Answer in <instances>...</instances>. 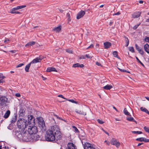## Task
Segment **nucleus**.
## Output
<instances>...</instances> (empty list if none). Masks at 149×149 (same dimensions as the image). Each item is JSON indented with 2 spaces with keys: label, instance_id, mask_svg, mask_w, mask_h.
<instances>
[{
  "label": "nucleus",
  "instance_id": "obj_1",
  "mask_svg": "<svg viewBox=\"0 0 149 149\" xmlns=\"http://www.w3.org/2000/svg\"><path fill=\"white\" fill-rule=\"evenodd\" d=\"M62 137L61 132L60 131L59 127L54 125L51 127V128L46 132L45 135V140L47 141L53 142L61 139Z\"/></svg>",
  "mask_w": 149,
  "mask_h": 149
},
{
  "label": "nucleus",
  "instance_id": "obj_2",
  "mask_svg": "<svg viewBox=\"0 0 149 149\" xmlns=\"http://www.w3.org/2000/svg\"><path fill=\"white\" fill-rule=\"evenodd\" d=\"M15 137L20 141H31V135L28 132L25 131L24 132L15 131Z\"/></svg>",
  "mask_w": 149,
  "mask_h": 149
},
{
  "label": "nucleus",
  "instance_id": "obj_3",
  "mask_svg": "<svg viewBox=\"0 0 149 149\" xmlns=\"http://www.w3.org/2000/svg\"><path fill=\"white\" fill-rule=\"evenodd\" d=\"M17 124L18 128L21 131H24L25 130H27L28 125L26 120L24 119H19L17 122Z\"/></svg>",
  "mask_w": 149,
  "mask_h": 149
},
{
  "label": "nucleus",
  "instance_id": "obj_4",
  "mask_svg": "<svg viewBox=\"0 0 149 149\" xmlns=\"http://www.w3.org/2000/svg\"><path fill=\"white\" fill-rule=\"evenodd\" d=\"M8 98L5 96L0 97V107L1 109H4L7 106L6 104L8 102Z\"/></svg>",
  "mask_w": 149,
  "mask_h": 149
},
{
  "label": "nucleus",
  "instance_id": "obj_5",
  "mask_svg": "<svg viewBox=\"0 0 149 149\" xmlns=\"http://www.w3.org/2000/svg\"><path fill=\"white\" fill-rule=\"evenodd\" d=\"M28 127V132L30 135L36 133L38 132L36 126L33 125L31 126V125L29 124Z\"/></svg>",
  "mask_w": 149,
  "mask_h": 149
},
{
  "label": "nucleus",
  "instance_id": "obj_6",
  "mask_svg": "<svg viewBox=\"0 0 149 149\" xmlns=\"http://www.w3.org/2000/svg\"><path fill=\"white\" fill-rule=\"evenodd\" d=\"M38 120L39 127L42 130H45L46 129V126L43 118H39L38 119Z\"/></svg>",
  "mask_w": 149,
  "mask_h": 149
},
{
  "label": "nucleus",
  "instance_id": "obj_7",
  "mask_svg": "<svg viewBox=\"0 0 149 149\" xmlns=\"http://www.w3.org/2000/svg\"><path fill=\"white\" fill-rule=\"evenodd\" d=\"M29 124L30 125H34L35 123V120L32 115H29L27 116Z\"/></svg>",
  "mask_w": 149,
  "mask_h": 149
},
{
  "label": "nucleus",
  "instance_id": "obj_8",
  "mask_svg": "<svg viewBox=\"0 0 149 149\" xmlns=\"http://www.w3.org/2000/svg\"><path fill=\"white\" fill-rule=\"evenodd\" d=\"M84 149H95L93 145L88 143H84Z\"/></svg>",
  "mask_w": 149,
  "mask_h": 149
},
{
  "label": "nucleus",
  "instance_id": "obj_9",
  "mask_svg": "<svg viewBox=\"0 0 149 149\" xmlns=\"http://www.w3.org/2000/svg\"><path fill=\"white\" fill-rule=\"evenodd\" d=\"M40 136L36 133L31 134V141H36L38 140Z\"/></svg>",
  "mask_w": 149,
  "mask_h": 149
},
{
  "label": "nucleus",
  "instance_id": "obj_10",
  "mask_svg": "<svg viewBox=\"0 0 149 149\" xmlns=\"http://www.w3.org/2000/svg\"><path fill=\"white\" fill-rule=\"evenodd\" d=\"M111 142L112 145L115 146L117 148L119 147L120 145V143L114 138H112L111 139Z\"/></svg>",
  "mask_w": 149,
  "mask_h": 149
},
{
  "label": "nucleus",
  "instance_id": "obj_11",
  "mask_svg": "<svg viewBox=\"0 0 149 149\" xmlns=\"http://www.w3.org/2000/svg\"><path fill=\"white\" fill-rule=\"evenodd\" d=\"M43 58L41 56H40L36 58L33 59L31 62L30 63H36L40 62L41 60L43 59Z\"/></svg>",
  "mask_w": 149,
  "mask_h": 149
},
{
  "label": "nucleus",
  "instance_id": "obj_12",
  "mask_svg": "<svg viewBox=\"0 0 149 149\" xmlns=\"http://www.w3.org/2000/svg\"><path fill=\"white\" fill-rule=\"evenodd\" d=\"M85 14V12L84 11L81 10L79 12L77 15V18L79 19L83 17Z\"/></svg>",
  "mask_w": 149,
  "mask_h": 149
},
{
  "label": "nucleus",
  "instance_id": "obj_13",
  "mask_svg": "<svg viewBox=\"0 0 149 149\" xmlns=\"http://www.w3.org/2000/svg\"><path fill=\"white\" fill-rule=\"evenodd\" d=\"M135 45L136 49L138 51L139 53L141 55H143L144 54L143 50L137 44H135Z\"/></svg>",
  "mask_w": 149,
  "mask_h": 149
},
{
  "label": "nucleus",
  "instance_id": "obj_14",
  "mask_svg": "<svg viewBox=\"0 0 149 149\" xmlns=\"http://www.w3.org/2000/svg\"><path fill=\"white\" fill-rule=\"evenodd\" d=\"M68 149H76V146L72 143H68Z\"/></svg>",
  "mask_w": 149,
  "mask_h": 149
},
{
  "label": "nucleus",
  "instance_id": "obj_15",
  "mask_svg": "<svg viewBox=\"0 0 149 149\" xmlns=\"http://www.w3.org/2000/svg\"><path fill=\"white\" fill-rule=\"evenodd\" d=\"M141 14V13L140 12H136L134 13L132 15V17L133 18H137L139 17Z\"/></svg>",
  "mask_w": 149,
  "mask_h": 149
},
{
  "label": "nucleus",
  "instance_id": "obj_16",
  "mask_svg": "<svg viewBox=\"0 0 149 149\" xmlns=\"http://www.w3.org/2000/svg\"><path fill=\"white\" fill-rule=\"evenodd\" d=\"M104 45L105 49H108L111 46V43L108 42H106L104 43Z\"/></svg>",
  "mask_w": 149,
  "mask_h": 149
},
{
  "label": "nucleus",
  "instance_id": "obj_17",
  "mask_svg": "<svg viewBox=\"0 0 149 149\" xmlns=\"http://www.w3.org/2000/svg\"><path fill=\"white\" fill-rule=\"evenodd\" d=\"M144 48L145 51L148 53L149 54V45L146 44L144 45Z\"/></svg>",
  "mask_w": 149,
  "mask_h": 149
},
{
  "label": "nucleus",
  "instance_id": "obj_18",
  "mask_svg": "<svg viewBox=\"0 0 149 149\" xmlns=\"http://www.w3.org/2000/svg\"><path fill=\"white\" fill-rule=\"evenodd\" d=\"M46 71L47 72H50L51 71L57 72V70L54 67H48L47 68Z\"/></svg>",
  "mask_w": 149,
  "mask_h": 149
},
{
  "label": "nucleus",
  "instance_id": "obj_19",
  "mask_svg": "<svg viewBox=\"0 0 149 149\" xmlns=\"http://www.w3.org/2000/svg\"><path fill=\"white\" fill-rule=\"evenodd\" d=\"M72 67L74 68L76 67H80L83 68L84 67V65L82 64H80L79 63H76L74 64L73 65Z\"/></svg>",
  "mask_w": 149,
  "mask_h": 149
},
{
  "label": "nucleus",
  "instance_id": "obj_20",
  "mask_svg": "<svg viewBox=\"0 0 149 149\" xmlns=\"http://www.w3.org/2000/svg\"><path fill=\"white\" fill-rule=\"evenodd\" d=\"M112 86L111 85L107 84L106 86L103 87V88L104 89L108 90H110L112 88Z\"/></svg>",
  "mask_w": 149,
  "mask_h": 149
},
{
  "label": "nucleus",
  "instance_id": "obj_21",
  "mask_svg": "<svg viewBox=\"0 0 149 149\" xmlns=\"http://www.w3.org/2000/svg\"><path fill=\"white\" fill-rule=\"evenodd\" d=\"M36 42L34 41H31L29 42L26 44L25 46L26 47H29V46H32L35 44Z\"/></svg>",
  "mask_w": 149,
  "mask_h": 149
},
{
  "label": "nucleus",
  "instance_id": "obj_22",
  "mask_svg": "<svg viewBox=\"0 0 149 149\" xmlns=\"http://www.w3.org/2000/svg\"><path fill=\"white\" fill-rule=\"evenodd\" d=\"M140 109L141 111L145 112L146 113L149 115V112L148 111V110L145 108L141 107L140 108Z\"/></svg>",
  "mask_w": 149,
  "mask_h": 149
},
{
  "label": "nucleus",
  "instance_id": "obj_23",
  "mask_svg": "<svg viewBox=\"0 0 149 149\" xmlns=\"http://www.w3.org/2000/svg\"><path fill=\"white\" fill-rule=\"evenodd\" d=\"M75 112L79 114L85 115L86 114V113L85 112H84L83 111L81 110H76L75 111Z\"/></svg>",
  "mask_w": 149,
  "mask_h": 149
},
{
  "label": "nucleus",
  "instance_id": "obj_24",
  "mask_svg": "<svg viewBox=\"0 0 149 149\" xmlns=\"http://www.w3.org/2000/svg\"><path fill=\"white\" fill-rule=\"evenodd\" d=\"M10 114V111L9 110L7 111L4 115V117L5 118H7L9 117Z\"/></svg>",
  "mask_w": 149,
  "mask_h": 149
},
{
  "label": "nucleus",
  "instance_id": "obj_25",
  "mask_svg": "<svg viewBox=\"0 0 149 149\" xmlns=\"http://www.w3.org/2000/svg\"><path fill=\"white\" fill-rule=\"evenodd\" d=\"M126 119L127 120L131 121H133V122H135L136 123V121L133 118L130 116L127 117L126 118Z\"/></svg>",
  "mask_w": 149,
  "mask_h": 149
},
{
  "label": "nucleus",
  "instance_id": "obj_26",
  "mask_svg": "<svg viewBox=\"0 0 149 149\" xmlns=\"http://www.w3.org/2000/svg\"><path fill=\"white\" fill-rule=\"evenodd\" d=\"M31 64V63H30L29 64H27L26 66L25 70L26 72H29V69L30 66Z\"/></svg>",
  "mask_w": 149,
  "mask_h": 149
},
{
  "label": "nucleus",
  "instance_id": "obj_27",
  "mask_svg": "<svg viewBox=\"0 0 149 149\" xmlns=\"http://www.w3.org/2000/svg\"><path fill=\"white\" fill-rule=\"evenodd\" d=\"M17 116L16 115L14 116L13 117L11 121V123H14L16 121L17 119Z\"/></svg>",
  "mask_w": 149,
  "mask_h": 149
},
{
  "label": "nucleus",
  "instance_id": "obj_28",
  "mask_svg": "<svg viewBox=\"0 0 149 149\" xmlns=\"http://www.w3.org/2000/svg\"><path fill=\"white\" fill-rule=\"evenodd\" d=\"M60 26H58L53 29V30L57 32H59L61 30Z\"/></svg>",
  "mask_w": 149,
  "mask_h": 149
},
{
  "label": "nucleus",
  "instance_id": "obj_29",
  "mask_svg": "<svg viewBox=\"0 0 149 149\" xmlns=\"http://www.w3.org/2000/svg\"><path fill=\"white\" fill-rule=\"evenodd\" d=\"M123 112L126 115L131 116L130 113L128 111L126 108L124 109Z\"/></svg>",
  "mask_w": 149,
  "mask_h": 149
},
{
  "label": "nucleus",
  "instance_id": "obj_30",
  "mask_svg": "<svg viewBox=\"0 0 149 149\" xmlns=\"http://www.w3.org/2000/svg\"><path fill=\"white\" fill-rule=\"evenodd\" d=\"M113 54L114 56L115 57H117L118 58H120L119 57H118V52L117 51H115L113 52Z\"/></svg>",
  "mask_w": 149,
  "mask_h": 149
},
{
  "label": "nucleus",
  "instance_id": "obj_31",
  "mask_svg": "<svg viewBox=\"0 0 149 149\" xmlns=\"http://www.w3.org/2000/svg\"><path fill=\"white\" fill-rule=\"evenodd\" d=\"M125 42L126 43V45L125 46L126 47H127L129 45V41L128 38H127L125 37Z\"/></svg>",
  "mask_w": 149,
  "mask_h": 149
},
{
  "label": "nucleus",
  "instance_id": "obj_32",
  "mask_svg": "<svg viewBox=\"0 0 149 149\" xmlns=\"http://www.w3.org/2000/svg\"><path fill=\"white\" fill-rule=\"evenodd\" d=\"M26 6L24 5V6H17L16 7H15L16 9V10H18L19 9H21L22 8H25L26 7Z\"/></svg>",
  "mask_w": 149,
  "mask_h": 149
},
{
  "label": "nucleus",
  "instance_id": "obj_33",
  "mask_svg": "<svg viewBox=\"0 0 149 149\" xmlns=\"http://www.w3.org/2000/svg\"><path fill=\"white\" fill-rule=\"evenodd\" d=\"M70 13H67L66 15L67 17L68 18V22H70L71 21V19H70Z\"/></svg>",
  "mask_w": 149,
  "mask_h": 149
},
{
  "label": "nucleus",
  "instance_id": "obj_34",
  "mask_svg": "<svg viewBox=\"0 0 149 149\" xmlns=\"http://www.w3.org/2000/svg\"><path fill=\"white\" fill-rule=\"evenodd\" d=\"M131 132L133 134H141L142 133L141 132L139 131H132Z\"/></svg>",
  "mask_w": 149,
  "mask_h": 149
},
{
  "label": "nucleus",
  "instance_id": "obj_35",
  "mask_svg": "<svg viewBox=\"0 0 149 149\" xmlns=\"http://www.w3.org/2000/svg\"><path fill=\"white\" fill-rule=\"evenodd\" d=\"M15 10H16L15 8H14L10 10V13L13 14L15 13Z\"/></svg>",
  "mask_w": 149,
  "mask_h": 149
},
{
  "label": "nucleus",
  "instance_id": "obj_36",
  "mask_svg": "<svg viewBox=\"0 0 149 149\" xmlns=\"http://www.w3.org/2000/svg\"><path fill=\"white\" fill-rule=\"evenodd\" d=\"M143 129L146 132L149 133V127L145 126L144 127Z\"/></svg>",
  "mask_w": 149,
  "mask_h": 149
},
{
  "label": "nucleus",
  "instance_id": "obj_37",
  "mask_svg": "<svg viewBox=\"0 0 149 149\" xmlns=\"http://www.w3.org/2000/svg\"><path fill=\"white\" fill-rule=\"evenodd\" d=\"M129 49L130 50V51H131L132 53H134V48L133 47H129Z\"/></svg>",
  "mask_w": 149,
  "mask_h": 149
},
{
  "label": "nucleus",
  "instance_id": "obj_38",
  "mask_svg": "<svg viewBox=\"0 0 149 149\" xmlns=\"http://www.w3.org/2000/svg\"><path fill=\"white\" fill-rule=\"evenodd\" d=\"M72 127L74 129L75 132L76 133H78L79 132V130L77 128L74 126H72Z\"/></svg>",
  "mask_w": 149,
  "mask_h": 149
},
{
  "label": "nucleus",
  "instance_id": "obj_39",
  "mask_svg": "<svg viewBox=\"0 0 149 149\" xmlns=\"http://www.w3.org/2000/svg\"><path fill=\"white\" fill-rule=\"evenodd\" d=\"M136 59L138 61V62L140 63V64L143 67H144V65L143 64L141 61L137 57H136Z\"/></svg>",
  "mask_w": 149,
  "mask_h": 149
},
{
  "label": "nucleus",
  "instance_id": "obj_40",
  "mask_svg": "<svg viewBox=\"0 0 149 149\" xmlns=\"http://www.w3.org/2000/svg\"><path fill=\"white\" fill-rule=\"evenodd\" d=\"M67 100L74 103L77 104L78 102L73 100L66 99Z\"/></svg>",
  "mask_w": 149,
  "mask_h": 149
},
{
  "label": "nucleus",
  "instance_id": "obj_41",
  "mask_svg": "<svg viewBox=\"0 0 149 149\" xmlns=\"http://www.w3.org/2000/svg\"><path fill=\"white\" fill-rule=\"evenodd\" d=\"M144 138H143V137H141V138H137L136 139V140L138 141H140L142 142V141H143Z\"/></svg>",
  "mask_w": 149,
  "mask_h": 149
},
{
  "label": "nucleus",
  "instance_id": "obj_42",
  "mask_svg": "<svg viewBox=\"0 0 149 149\" xmlns=\"http://www.w3.org/2000/svg\"><path fill=\"white\" fill-rule=\"evenodd\" d=\"M144 40L146 42L149 43V37H146L144 38Z\"/></svg>",
  "mask_w": 149,
  "mask_h": 149
},
{
  "label": "nucleus",
  "instance_id": "obj_43",
  "mask_svg": "<svg viewBox=\"0 0 149 149\" xmlns=\"http://www.w3.org/2000/svg\"><path fill=\"white\" fill-rule=\"evenodd\" d=\"M85 57H86V58H92V57L89 54H86V56H85Z\"/></svg>",
  "mask_w": 149,
  "mask_h": 149
},
{
  "label": "nucleus",
  "instance_id": "obj_44",
  "mask_svg": "<svg viewBox=\"0 0 149 149\" xmlns=\"http://www.w3.org/2000/svg\"><path fill=\"white\" fill-rule=\"evenodd\" d=\"M24 110L22 109H20L19 110L20 113H24Z\"/></svg>",
  "mask_w": 149,
  "mask_h": 149
},
{
  "label": "nucleus",
  "instance_id": "obj_45",
  "mask_svg": "<svg viewBox=\"0 0 149 149\" xmlns=\"http://www.w3.org/2000/svg\"><path fill=\"white\" fill-rule=\"evenodd\" d=\"M24 65V64L23 63H20L19 64H18V65H17L16 67L17 68L20 67Z\"/></svg>",
  "mask_w": 149,
  "mask_h": 149
},
{
  "label": "nucleus",
  "instance_id": "obj_46",
  "mask_svg": "<svg viewBox=\"0 0 149 149\" xmlns=\"http://www.w3.org/2000/svg\"><path fill=\"white\" fill-rule=\"evenodd\" d=\"M93 44L91 45L88 47H87L86 49H88L90 48H92L93 47Z\"/></svg>",
  "mask_w": 149,
  "mask_h": 149
},
{
  "label": "nucleus",
  "instance_id": "obj_47",
  "mask_svg": "<svg viewBox=\"0 0 149 149\" xmlns=\"http://www.w3.org/2000/svg\"><path fill=\"white\" fill-rule=\"evenodd\" d=\"M66 51L69 53H72V51L70 49H66Z\"/></svg>",
  "mask_w": 149,
  "mask_h": 149
},
{
  "label": "nucleus",
  "instance_id": "obj_48",
  "mask_svg": "<svg viewBox=\"0 0 149 149\" xmlns=\"http://www.w3.org/2000/svg\"><path fill=\"white\" fill-rule=\"evenodd\" d=\"M58 97H61L63 99H66V100L67 99H66L62 95H58Z\"/></svg>",
  "mask_w": 149,
  "mask_h": 149
},
{
  "label": "nucleus",
  "instance_id": "obj_49",
  "mask_svg": "<svg viewBox=\"0 0 149 149\" xmlns=\"http://www.w3.org/2000/svg\"><path fill=\"white\" fill-rule=\"evenodd\" d=\"M97 121H98V122L99 123L101 124H103L104 123V122H103V121L102 120H100L99 119H98L97 120Z\"/></svg>",
  "mask_w": 149,
  "mask_h": 149
},
{
  "label": "nucleus",
  "instance_id": "obj_50",
  "mask_svg": "<svg viewBox=\"0 0 149 149\" xmlns=\"http://www.w3.org/2000/svg\"><path fill=\"white\" fill-rule=\"evenodd\" d=\"M79 58L80 59H85V56H80L79 57Z\"/></svg>",
  "mask_w": 149,
  "mask_h": 149
},
{
  "label": "nucleus",
  "instance_id": "obj_51",
  "mask_svg": "<svg viewBox=\"0 0 149 149\" xmlns=\"http://www.w3.org/2000/svg\"><path fill=\"white\" fill-rule=\"evenodd\" d=\"M9 41V40L7 38H6L4 40V42H8Z\"/></svg>",
  "mask_w": 149,
  "mask_h": 149
},
{
  "label": "nucleus",
  "instance_id": "obj_52",
  "mask_svg": "<svg viewBox=\"0 0 149 149\" xmlns=\"http://www.w3.org/2000/svg\"><path fill=\"white\" fill-rule=\"evenodd\" d=\"M5 77L3 76V74L2 73H0V78H4Z\"/></svg>",
  "mask_w": 149,
  "mask_h": 149
},
{
  "label": "nucleus",
  "instance_id": "obj_53",
  "mask_svg": "<svg viewBox=\"0 0 149 149\" xmlns=\"http://www.w3.org/2000/svg\"><path fill=\"white\" fill-rule=\"evenodd\" d=\"M120 12H118L117 13H115L114 14H113V15H120Z\"/></svg>",
  "mask_w": 149,
  "mask_h": 149
},
{
  "label": "nucleus",
  "instance_id": "obj_54",
  "mask_svg": "<svg viewBox=\"0 0 149 149\" xmlns=\"http://www.w3.org/2000/svg\"><path fill=\"white\" fill-rule=\"evenodd\" d=\"M102 130L106 134H107L108 135V136H109V134L106 131H105L103 128H102Z\"/></svg>",
  "mask_w": 149,
  "mask_h": 149
},
{
  "label": "nucleus",
  "instance_id": "obj_55",
  "mask_svg": "<svg viewBox=\"0 0 149 149\" xmlns=\"http://www.w3.org/2000/svg\"><path fill=\"white\" fill-rule=\"evenodd\" d=\"M15 96L18 97H20L21 96L20 94L19 93H17L15 94Z\"/></svg>",
  "mask_w": 149,
  "mask_h": 149
},
{
  "label": "nucleus",
  "instance_id": "obj_56",
  "mask_svg": "<svg viewBox=\"0 0 149 149\" xmlns=\"http://www.w3.org/2000/svg\"><path fill=\"white\" fill-rule=\"evenodd\" d=\"M143 141H144L145 142H148V139H146L145 138H144V140Z\"/></svg>",
  "mask_w": 149,
  "mask_h": 149
},
{
  "label": "nucleus",
  "instance_id": "obj_57",
  "mask_svg": "<svg viewBox=\"0 0 149 149\" xmlns=\"http://www.w3.org/2000/svg\"><path fill=\"white\" fill-rule=\"evenodd\" d=\"M104 142L106 143V144L108 145H110V143L109 142H108L106 140H105L104 141Z\"/></svg>",
  "mask_w": 149,
  "mask_h": 149
},
{
  "label": "nucleus",
  "instance_id": "obj_58",
  "mask_svg": "<svg viewBox=\"0 0 149 149\" xmlns=\"http://www.w3.org/2000/svg\"><path fill=\"white\" fill-rule=\"evenodd\" d=\"M96 64L99 66L100 65H101L100 64V63H99V62H96Z\"/></svg>",
  "mask_w": 149,
  "mask_h": 149
},
{
  "label": "nucleus",
  "instance_id": "obj_59",
  "mask_svg": "<svg viewBox=\"0 0 149 149\" xmlns=\"http://www.w3.org/2000/svg\"><path fill=\"white\" fill-rule=\"evenodd\" d=\"M4 82V81L3 79H0V83H3Z\"/></svg>",
  "mask_w": 149,
  "mask_h": 149
},
{
  "label": "nucleus",
  "instance_id": "obj_60",
  "mask_svg": "<svg viewBox=\"0 0 149 149\" xmlns=\"http://www.w3.org/2000/svg\"><path fill=\"white\" fill-rule=\"evenodd\" d=\"M122 72H127V73H129V71H127L126 70H123Z\"/></svg>",
  "mask_w": 149,
  "mask_h": 149
},
{
  "label": "nucleus",
  "instance_id": "obj_61",
  "mask_svg": "<svg viewBox=\"0 0 149 149\" xmlns=\"http://www.w3.org/2000/svg\"><path fill=\"white\" fill-rule=\"evenodd\" d=\"M138 27H137V26H136V25H135V26H134L133 27V29H137V28Z\"/></svg>",
  "mask_w": 149,
  "mask_h": 149
},
{
  "label": "nucleus",
  "instance_id": "obj_62",
  "mask_svg": "<svg viewBox=\"0 0 149 149\" xmlns=\"http://www.w3.org/2000/svg\"><path fill=\"white\" fill-rule=\"evenodd\" d=\"M143 1L142 0H140L139 1V3H143Z\"/></svg>",
  "mask_w": 149,
  "mask_h": 149
},
{
  "label": "nucleus",
  "instance_id": "obj_63",
  "mask_svg": "<svg viewBox=\"0 0 149 149\" xmlns=\"http://www.w3.org/2000/svg\"><path fill=\"white\" fill-rule=\"evenodd\" d=\"M145 98L148 101H149V97H145Z\"/></svg>",
  "mask_w": 149,
  "mask_h": 149
},
{
  "label": "nucleus",
  "instance_id": "obj_64",
  "mask_svg": "<svg viewBox=\"0 0 149 149\" xmlns=\"http://www.w3.org/2000/svg\"><path fill=\"white\" fill-rule=\"evenodd\" d=\"M113 108L114 109H115L118 112V111L117 109H116V108L114 106H113Z\"/></svg>",
  "mask_w": 149,
  "mask_h": 149
}]
</instances>
